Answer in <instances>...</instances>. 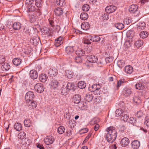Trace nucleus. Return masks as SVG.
<instances>
[{
  "instance_id": "52",
  "label": "nucleus",
  "mask_w": 149,
  "mask_h": 149,
  "mask_svg": "<svg viewBox=\"0 0 149 149\" xmlns=\"http://www.w3.org/2000/svg\"><path fill=\"white\" fill-rule=\"evenodd\" d=\"M69 91L67 89L65 86H64V85H63V86L62 88L61 91V93L63 95H64Z\"/></svg>"
},
{
  "instance_id": "20",
  "label": "nucleus",
  "mask_w": 149,
  "mask_h": 149,
  "mask_svg": "<svg viewBox=\"0 0 149 149\" xmlns=\"http://www.w3.org/2000/svg\"><path fill=\"white\" fill-rule=\"evenodd\" d=\"M14 129L17 131H19L22 130L21 124L19 123H16L14 125Z\"/></svg>"
},
{
  "instance_id": "2",
  "label": "nucleus",
  "mask_w": 149,
  "mask_h": 149,
  "mask_svg": "<svg viewBox=\"0 0 149 149\" xmlns=\"http://www.w3.org/2000/svg\"><path fill=\"white\" fill-rule=\"evenodd\" d=\"M28 8V12L35 11L33 14L31 16L30 18L31 20H32L33 22L35 21L38 17L41 14L40 9L39 8L37 9V8L36 9L34 6L31 5L29 6Z\"/></svg>"
},
{
  "instance_id": "21",
  "label": "nucleus",
  "mask_w": 149,
  "mask_h": 149,
  "mask_svg": "<svg viewBox=\"0 0 149 149\" xmlns=\"http://www.w3.org/2000/svg\"><path fill=\"white\" fill-rule=\"evenodd\" d=\"M12 27L15 30H19L21 28V24L19 22H15L12 24Z\"/></svg>"
},
{
  "instance_id": "44",
  "label": "nucleus",
  "mask_w": 149,
  "mask_h": 149,
  "mask_svg": "<svg viewBox=\"0 0 149 149\" xmlns=\"http://www.w3.org/2000/svg\"><path fill=\"white\" fill-rule=\"evenodd\" d=\"M143 45V42L141 40H138L135 43V46L137 47H141Z\"/></svg>"
},
{
  "instance_id": "33",
  "label": "nucleus",
  "mask_w": 149,
  "mask_h": 149,
  "mask_svg": "<svg viewBox=\"0 0 149 149\" xmlns=\"http://www.w3.org/2000/svg\"><path fill=\"white\" fill-rule=\"evenodd\" d=\"M71 58L74 59L75 62L77 63H81L82 61V59L81 56H76V57L73 56V57H72Z\"/></svg>"
},
{
  "instance_id": "22",
  "label": "nucleus",
  "mask_w": 149,
  "mask_h": 149,
  "mask_svg": "<svg viewBox=\"0 0 149 149\" xmlns=\"http://www.w3.org/2000/svg\"><path fill=\"white\" fill-rule=\"evenodd\" d=\"M62 9L60 7H58L54 10V13L57 16H60L63 13Z\"/></svg>"
},
{
  "instance_id": "4",
  "label": "nucleus",
  "mask_w": 149,
  "mask_h": 149,
  "mask_svg": "<svg viewBox=\"0 0 149 149\" xmlns=\"http://www.w3.org/2000/svg\"><path fill=\"white\" fill-rule=\"evenodd\" d=\"M74 46H68L65 49V52L67 55L70 56V57L72 58L74 56L75 53L74 52V49H75Z\"/></svg>"
},
{
  "instance_id": "8",
  "label": "nucleus",
  "mask_w": 149,
  "mask_h": 149,
  "mask_svg": "<svg viewBox=\"0 0 149 149\" xmlns=\"http://www.w3.org/2000/svg\"><path fill=\"white\" fill-rule=\"evenodd\" d=\"M48 74L52 77L56 76L58 74V70L55 68H51L48 71Z\"/></svg>"
},
{
  "instance_id": "19",
  "label": "nucleus",
  "mask_w": 149,
  "mask_h": 149,
  "mask_svg": "<svg viewBox=\"0 0 149 149\" xmlns=\"http://www.w3.org/2000/svg\"><path fill=\"white\" fill-rule=\"evenodd\" d=\"M90 25L88 22H84L82 23L81 25V28L83 30H87L90 28Z\"/></svg>"
},
{
  "instance_id": "17",
  "label": "nucleus",
  "mask_w": 149,
  "mask_h": 149,
  "mask_svg": "<svg viewBox=\"0 0 149 149\" xmlns=\"http://www.w3.org/2000/svg\"><path fill=\"white\" fill-rule=\"evenodd\" d=\"M140 143L137 140H134L131 143L132 147L134 149H137L140 146Z\"/></svg>"
},
{
  "instance_id": "59",
  "label": "nucleus",
  "mask_w": 149,
  "mask_h": 149,
  "mask_svg": "<svg viewBox=\"0 0 149 149\" xmlns=\"http://www.w3.org/2000/svg\"><path fill=\"white\" fill-rule=\"evenodd\" d=\"M118 65L120 67H121L124 65V63L123 62V61L120 60L118 62Z\"/></svg>"
},
{
  "instance_id": "15",
  "label": "nucleus",
  "mask_w": 149,
  "mask_h": 149,
  "mask_svg": "<svg viewBox=\"0 0 149 149\" xmlns=\"http://www.w3.org/2000/svg\"><path fill=\"white\" fill-rule=\"evenodd\" d=\"M132 92L131 89L127 88H124L123 91V95L126 97L129 96L131 94Z\"/></svg>"
},
{
  "instance_id": "5",
  "label": "nucleus",
  "mask_w": 149,
  "mask_h": 149,
  "mask_svg": "<svg viewBox=\"0 0 149 149\" xmlns=\"http://www.w3.org/2000/svg\"><path fill=\"white\" fill-rule=\"evenodd\" d=\"M81 100V96L79 95H75L73 97L72 99V101L74 103L78 104H79V107H82V106H81V104H82L81 102H80Z\"/></svg>"
},
{
  "instance_id": "64",
  "label": "nucleus",
  "mask_w": 149,
  "mask_h": 149,
  "mask_svg": "<svg viewBox=\"0 0 149 149\" xmlns=\"http://www.w3.org/2000/svg\"><path fill=\"white\" fill-rule=\"evenodd\" d=\"M111 149H116L117 147L116 144H114L111 146Z\"/></svg>"
},
{
  "instance_id": "30",
  "label": "nucleus",
  "mask_w": 149,
  "mask_h": 149,
  "mask_svg": "<svg viewBox=\"0 0 149 149\" xmlns=\"http://www.w3.org/2000/svg\"><path fill=\"white\" fill-rule=\"evenodd\" d=\"M124 113V111L122 109H117L116 111V116L117 117L121 116Z\"/></svg>"
},
{
  "instance_id": "9",
  "label": "nucleus",
  "mask_w": 149,
  "mask_h": 149,
  "mask_svg": "<svg viewBox=\"0 0 149 149\" xmlns=\"http://www.w3.org/2000/svg\"><path fill=\"white\" fill-rule=\"evenodd\" d=\"M54 140V138L51 136H47L44 139L45 143L47 145H49L52 144Z\"/></svg>"
},
{
  "instance_id": "39",
  "label": "nucleus",
  "mask_w": 149,
  "mask_h": 149,
  "mask_svg": "<svg viewBox=\"0 0 149 149\" xmlns=\"http://www.w3.org/2000/svg\"><path fill=\"white\" fill-rule=\"evenodd\" d=\"M73 75V72L71 71L68 70L65 72V76L68 79H70L72 78Z\"/></svg>"
},
{
  "instance_id": "55",
  "label": "nucleus",
  "mask_w": 149,
  "mask_h": 149,
  "mask_svg": "<svg viewBox=\"0 0 149 149\" xmlns=\"http://www.w3.org/2000/svg\"><path fill=\"white\" fill-rule=\"evenodd\" d=\"M143 115V111H138L136 115V116L137 117L140 118Z\"/></svg>"
},
{
  "instance_id": "3",
  "label": "nucleus",
  "mask_w": 149,
  "mask_h": 149,
  "mask_svg": "<svg viewBox=\"0 0 149 149\" xmlns=\"http://www.w3.org/2000/svg\"><path fill=\"white\" fill-rule=\"evenodd\" d=\"M101 86L99 84H94L89 89L91 92H93L95 95H99L100 94L101 92Z\"/></svg>"
},
{
  "instance_id": "29",
  "label": "nucleus",
  "mask_w": 149,
  "mask_h": 149,
  "mask_svg": "<svg viewBox=\"0 0 149 149\" xmlns=\"http://www.w3.org/2000/svg\"><path fill=\"white\" fill-rule=\"evenodd\" d=\"M146 24L144 22H141L139 23L137 25V29L138 30L140 31L141 30L143 29L146 27Z\"/></svg>"
},
{
  "instance_id": "16",
  "label": "nucleus",
  "mask_w": 149,
  "mask_h": 149,
  "mask_svg": "<svg viewBox=\"0 0 149 149\" xmlns=\"http://www.w3.org/2000/svg\"><path fill=\"white\" fill-rule=\"evenodd\" d=\"M39 78L41 82H45L48 79V76L45 74H41L39 76Z\"/></svg>"
},
{
  "instance_id": "32",
  "label": "nucleus",
  "mask_w": 149,
  "mask_h": 149,
  "mask_svg": "<svg viewBox=\"0 0 149 149\" xmlns=\"http://www.w3.org/2000/svg\"><path fill=\"white\" fill-rule=\"evenodd\" d=\"M21 62V60L17 58H15L13 60V64L16 66L19 65Z\"/></svg>"
},
{
  "instance_id": "47",
  "label": "nucleus",
  "mask_w": 149,
  "mask_h": 149,
  "mask_svg": "<svg viewBox=\"0 0 149 149\" xmlns=\"http://www.w3.org/2000/svg\"><path fill=\"white\" fill-rule=\"evenodd\" d=\"M122 117L121 118V120L124 121H127L128 118H129V115H128L125 114V113L123 114L122 116Z\"/></svg>"
},
{
  "instance_id": "50",
  "label": "nucleus",
  "mask_w": 149,
  "mask_h": 149,
  "mask_svg": "<svg viewBox=\"0 0 149 149\" xmlns=\"http://www.w3.org/2000/svg\"><path fill=\"white\" fill-rule=\"evenodd\" d=\"M89 6L87 4L84 5L82 7V10L85 11H88L89 9Z\"/></svg>"
},
{
  "instance_id": "46",
  "label": "nucleus",
  "mask_w": 149,
  "mask_h": 149,
  "mask_svg": "<svg viewBox=\"0 0 149 149\" xmlns=\"http://www.w3.org/2000/svg\"><path fill=\"white\" fill-rule=\"evenodd\" d=\"M42 4V2L41 0H35V4L37 8L40 7Z\"/></svg>"
},
{
  "instance_id": "36",
  "label": "nucleus",
  "mask_w": 149,
  "mask_h": 149,
  "mask_svg": "<svg viewBox=\"0 0 149 149\" xmlns=\"http://www.w3.org/2000/svg\"><path fill=\"white\" fill-rule=\"evenodd\" d=\"M86 86V84L84 81H81L78 83V87L81 89H83Z\"/></svg>"
},
{
  "instance_id": "41",
  "label": "nucleus",
  "mask_w": 149,
  "mask_h": 149,
  "mask_svg": "<svg viewBox=\"0 0 149 149\" xmlns=\"http://www.w3.org/2000/svg\"><path fill=\"white\" fill-rule=\"evenodd\" d=\"M134 102L137 104H139L141 102L140 97L139 96H135L133 98Z\"/></svg>"
},
{
  "instance_id": "51",
  "label": "nucleus",
  "mask_w": 149,
  "mask_h": 149,
  "mask_svg": "<svg viewBox=\"0 0 149 149\" xmlns=\"http://www.w3.org/2000/svg\"><path fill=\"white\" fill-rule=\"evenodd\" d=\"M135 88L137 89H143L144 88V86L141 83H137L135 86Z\"/></svg>"
},
{
  "instance_id": "43",
  "label": "nucleus",
  "mask_w": 149,
  "mask_h": 149,
  "mask_svg": "<svg viewBox=\"0 0 149 149\" xmlns=\"http://www.w3.org/2000/svg\"><path fill=\"white\" fill-rule=\"evenodd\" d=\"M24 123L25 126L27 127H30L31 125V121L29 119L24 120Z\"/></svg>"
},
{
  "instance_id": "7",
  "label": "nucleus",
  "mask_w": 149,
  "mask_h": 149,
  "mask_svg": "<svg viewBox=\"0 0 149 149\" xmlns=\"http://www.w3.org/2000/svg\"><path fill=\"white\" fill-rule=\"evenodd\" d=\"M35 90L38 93H41L44 91V88L42 84L40 83L37 84L35 86Z\"/></svg>"
},
{
  "instance_id": "12",
  "label": "nucleus",
  "mask_w": 149,
  "mask_h": 149,
  "mask_svg": "<svg viewBox=\"0 0 149 149\" xmlns=\"http://www.w3.org/2000/svg\"><path fill=\"white\" fill-rule=\"evenodd\" d=\"M30 76L32 79H36L38 76V73L36 70H32L30 71Z\"/></svg>"
},
{
  "instance_id": "34",
  "label": "nucleus",
  "mask_w": 149,
  "mask_h": 149,
  "mask_svg": "<svg viewBox=\"0 0 149 149\" xmlns=\"http://www.w3.org/2000/svg\"><path fill=\"white\" fill-rule=\"evenodd\" d=\"M100 38L99 36L97 35H95L91 37L90 38V40L93 42H97L100 41Z\"/></svg>"
},
{
  "instance_id": "6",
  "label": "nucleus",
  "mask_w": 149,
  "mask_h": 149,
  "mask_svg": "<svg viewBox=\"0 0 149 149\" xmlns=\"http://www.w3.org/2000/svg\"><path fill=\"white\" fill-rule=\"evenodd\" d=\"M34 97L33 93L32 91H29L25 95V98L27 101H30L32 100Z\"/></svg>"
},
{
  "instance_id": "23",
  "label": "nucleus",
  "mask_w": 149,
  "mask_h": 149,
  "mask_svg": "<svg viewBox=\"0 0 149 149\" xmlns=\"http://www.w3.org/2000/svg\"><path fill=\"white\" fill-rule=\"evenodd\" d=\"M50 85L54 88H56L58 87V82L56 80L54 79L52 80L50 83Z\"/></svg>"
},
{
  "instance_id": "18",
  "label": "nucleus",
  "mask_w": 149,
  "mask_h": 149,
  "mask_svg": "<svg viewBox=\"0 0 149 149\" xmlns=\"http://www.w3.org/2000/svg\"><path fill=\"white\" fill-rule=\"evenodd\" d=\"M28 106L30 108L34 109L37 107V103L36 102L31 100L28 102Z\"/></svg>"
},
{
  "instance_id": "25",
  "label": "nucleus",
  "mask_w": 149,
  "mask_h": 149,
  "mask_svg": "<svg viewBox=\"0 0 149 149\" xmlns=\"http://www.w3.org/2000/svg\"><path fill=\"white\" fill-rule=\"evenodd\" d=\"M1 68L3 71H6L10 69V66L8 63H5L2 65Z\"/></svg>"
},
{
  "instance_id": "13",
  "label": "nucleus",
  "mask_w": 149,
  "mask_h": 149,
  "mask_svg": "<svg viewBox=\"0 0 149 149\" xmlns=\"http://www.w3.org/2000/svg\"><path fill=\"white\" fill-rule=\"evenodd\" d=\"M130 142L129 139L126 137H125L121 139L120 141V144L123 147H126L129 144Z\"/></svg>"
},
{
  "instance_id": "61",
  "label": "nucleus",
  "mask_w": 149,
  "mask_h": 149,
  "mask_svg": "<svg viewBox=\"0 0 149 149\" xmlns=\"http://www.w3.org/2000/svg\"><path fill=\"white\" fill-rule=\"evenodd\" d=\"M102 17L103 18V19H104V20H107L109 18L108 16H107V14H103L102 15Z\"/></svg>"
},
{
  "instance_id": "28",
  "label": "nucleus",
  "mask_w": 149,
  "mask_h": 149,
  "mask_svg": "<svg viewBox=\"0 0 149 149\" xmlns=\"http://www.w3.org/2000/svg\"><path fill=\"white\" fill-rule=\"evenodd\" d=\"M63 85L64 86H65V88L68 90L69 91L72 89L74 87V84L71 83H65Z\"/></svg>"
},
{
  "instance_id": "31",
  "label": "nucleus",
  "mask_w": 149,
  "mask_h": 149,
  "mask_svg": "<svg viewBox=\"0 0 149 149\" xmlns=\"http://www.w3.org/2000/svg\"><path fill=\"white\" fill-rule=\"evenodd\" d=\"M93 97L92 94L88 93L86 94L85 97V99L87 101L90 102L92 100Z\"/></svg>"
},
{
  "instance_id": "57",
  "label": "nucleus",
  "mask_w": 149,
  "mask_h": 149,
  "mask_svg": "<svg viewBox=\"0 0 149 149\" xmlns=\"http://www.w3.org/2000/svg\"><path fill=\"white\" fill-rule=\"evenodd\" d=\"M91 133H89L88 134V136H86V137L85 138L83 142L84 143H86L87 141L88 140L89 138L91 137Z\"/></svg>"
},
{
  "instance_id": "37",
  "label": "nucleus",
  "mask_w": 149,
  "mask_h": 149,
  "mask_svg": "<svg viewBox=\"0 0 149 149\" xmlns=\"http://www.w3.org/2000/svg\"><path fill=\"white\" fill-rule=\"evenodd\" d=\"M114 25L116 27L120 30H121L124 28V25L122 23H116Z\"/></svg>"
},
{
  "instance_id": "40",
  "label": "nucleus",
  "mask_w": 149,
  "mask_h": 149,
  "mask_svg": "<svg viewBox=\"0 0 149 149\" xmlns=\"http://www.w3.org/2000/svg\"><path fill=\"white\" fill-rule=\"evenodd\" d=\"M148 35V33L146 31H142L139 34L140 37L143 39L146 38Z\"/></svg>"
},
{
  "instance_id": "27",
  "label": "nucleus",
  "mask_w": 149,
  "mask_h": 149,
  "mask_svg": "<svg viewBox=\"0 0 149 149\" xmlns=\"http://www.w3.org/2000/svg\"><path fill=\"white\" fill-rule=\"evenodd\" d=\"M63 37H60L58 38L55 40V43L56 46L58 47L61 45L63 43L62 39Z\"/></svg>"
},
{
  "instance_id": "1",
  "label": "nucleus",
  "mask_w": 149,
  "mask_h": 149,
  "mask_svg": "<svg viewBox=\"0 0 149 149\" xmlns=\"http://www.w3.org/2000/svg\"><path fill=\"white\" fill-rule=\"evenodd\" d=\"M107 132L105 135V138L109 142H112L116 139L117 132L115 130V128L113 126H110L106 129Z\"/></svg>"
},
{
  "instance_id": "63",
  "label": "nucleus",
  "mask_w": 149,
  "mask_h": 149,
  "mask_svg": "<svg viewBox=\"0 0 149 149\" xmlns=\"http://www.w3.org/2000/svg\"><path fill=\"white\" fill-rule=\"evenodd\" d=\"M149 0H140V1L141 4H144L145 3L148 2Z\"/></svg>"
},
{
  "instance_id": "10",
  "label": "nucleus",
  "mask_w": 149,
  "mask_h": 149,
  "mask_svg": "<svg viewBox=\"0 0 149 149\" xmlns=\"http://www.w3.org/2000/svg\"><path fill=\"white\" fill-rule=\"evenodd\" d=\"M116 7L113 5L107 6L105 8V11L108 13H110L114 12L116 9Z\"/></svg>"
},
{
  "instance_id": "35",
  "label": "nucleus",
  "mask_w": 149,
  "mask_h": 149,
  "mask_svg": "<svg viewBox=\"0 0 149 149\" xmlns=\"http://www.w3.org/2000/svg\"><path fill=\"white\" fill-rule=\"evenodd\" d=\"M65 129L64 127L61 126L59 127L57 129V132L59 134H62L65 132Z\"/></svg>"
},
{
  "instance_id": "58",
  "label": "nucleus",
  "mask_w": 149,
  "mask_h": 149,
  "mask_svg": "<svg viewBox=\"0 0 149 149\" xmlns=\"http://www.w3.org/2000/svg\"><path fill=\"white\" fill-rule=\"evenodd\" d=\"M84 44L89 45L91 44V42L87 38H85L84 40Z\"/></svg>"
},
{
  "instance_id": "60",
  "label": "nucleus",
  "mask_w": 149,
  "mask_h": 149,
  "mask_svg": "<svg viewBox=\"0 0 149 149\" xmlns=\"http://www.w3.org/2000/svg\"><path fill=\"white\" fill-rule=\"evenodd\" d=\"M99 125L98 124H97L94 126V129L95 131H97L99 129Z\"/></svg>"
},
{
  "instance_id": "38",
  "label": "nucleus",
  "mask_w": 149,
  "mask_h": 149,
  "mask_svg": "<svg viewBox=\"0 0 149 149\" xmlns=\"http://www.w3.org/2000/svg\"><path fill=\"white\" fill-rule=\"evenodd\" d=\"M80 18L83 20H86L88 18V15L86 13H81L80 16Z\"/></svg>"
},
{
  "instance_id": "53",
  "label": "nucleus",
  "mask_w": 149,
  "mask_h": 149,
  "mask_svg": "<svg viewBox=\"0 0 149 149\" xmlns=\"http://www.w3.org/2000/svg\"><path fill=\"white\" fill-rule=\"evenodd\" d=\"M125 82V80L124 79H121L119 81L117 82V89H118L119 87L122 84L124 83Z\"/></svg>"
},
{
  "instance_id": "45",
  "label": "nucleus",
  "mask_w": 149,
  "mask_h": 149,
  "mask_svg": "<svg viewBox=\"0 0 149 149\" xmlns=\"http://www.w3.org/2000/svg\"><path fill=\"white\" fill-rule=\"evenodd\" d=\"M136 34V33H134V31H130L127 33V36L129 37L132 39V38H133Z\"/></svg>"
},
{
  "instance_id": "56",
  "label": "nucleus",
  "mask_w": 149,
  "mask_h": 149,
  "mask_svg": "<svg viewBox=\"0 0 149 149\" xmlns=\"http://www.w3.org/2000/svg\"><path fill=\"white\" fill-rule=\"evenodd\" d=\"M33 0H26V4L28 5H31L33 3Z\"/></svg>"
},
{
  "instance_id": "24",
  "label": "nucleus",
  "mask_w": 149,
  "mask_h": 149,
  "mask_svg": "<svg viewBox=\"0 0 149 149\" xmlns=\"http://www.w3.org/2000/svg\"><path fill=\"white\" fill-rule=\"evenodd\" d=\"M138 7L136 5H132L130 6L129 10L131 13H133L136 12L137 9Z\"/></svg>"
},
{
  "instance_id": "49",
  "label": "nucleus",
  "mask_w": 149,
  "mask_h": 149,
  "mask_svg": "<svg viewBox=\"0 0 149 149\" xmlns=\"http://www.w3.org/2000/svg\"><path fill=\"white\" fill-rule=\"evenodd\" d=\"M56 3L58 5L61 6H63L65 4L64 0H56Z\"/></svg>"
},
{
  "instance_id": "62",
  "label": "nucleus",
  "mask_w": 149,
  "mask_h": 149,
  "mask_svg": "<svg viewBox=\"0 0 149 149\" xmlns=\"http://www.w3.org/2000/svg\"><path fill=\"white\" fill-rule=\"evenodd\" d=\"M37 147L40 149H45L44 148L42 144H38L37 145Z\"/></svg>"
},
{
  "instance_id": "26",
  "label": "nucleus",
  "mask_w": 149,
  "mask_h": 149,
  "mask_svg": "<svg viewBox=\"0 0 149 149\" xmlns=\"http://www.w3.org/2000/svg\"><path fill=\"white\" fill-rule=\"evenodd\" d=\"M75 54L79 56H84L85 54V51L83 49L81 48H78L75 52Z\"/></svg>"
},
{
  "instance_id": "42",
  "label": "nucleus",
  "mask_w": 149,
  "mask_h": 149,
  "mask_svg": "<svg viewBox=\"0 0 149 149\" xmlns=\"http://www.w3.org/2000/svg\"><path fill=\"white\" fill-rule=\"evenodd\" d=\"M99 121V119L98 118H95L93 119L90 122L91 125L96 124Z\"/></svg>"
},
{
  "instance_id": "54",
  "label": "nucleus",
  "mask_w": 149,
  "mask_h": 149,
  "mask_svg": "<svg viewBox=\"0 0 149 149\" xmlns=\"http://www.w3.org/2000/svg\"><path fill=\"white\" fill-rule=\"evenodd\" d=\"M136 119L133 117H130L129 121V123L131 124H133L136 123Z\"/></svg>"
},
{
  "instance_id": "11",
  "label": "nucleus",
  "mask_w": 149,
  "mask_h": 149,
  "mask_svg": "<svg viewBox=\"0 0 149 149\" xmlns=\"http://www.w3.org/2000/svg\"><path fill=\"white\" fill-rule=\"evenodd\" d=\"M87 58L88 61L90 63H95L97 60V57L93 55L88 56Z\"/></svg>"
},
{
  "instance_id": "48",
  "label": "nucleus",
  "mask_w": 149,
  "mask_h": 149,
  "mask_svg": "<svg viewBox=\"0 0 149 149\" xmlns=\"http://www.w3.org/2000/svg\"><path fill=\"white\" fill-rule=\"evenodd\" d=\"M26 134L24 132H21L19 133L18 135V137L19 139H23L26 136Z\"/></svg>"
},
{
  "instance_id": "14",
  "label": "nucleus",
  "mask_w": 149,
  "mask_h": 149,
  "mask_svg": "<svg viewBox=\"0 0 149 149\" xmlns=\"http://www.w3.org/2000/svg\"><path fill=\"white\" fill-rule=\"evenodd\" d=\"M124 70L126 74H130L133 72V68L130 65L125 66Z\"/></svg>"
}]
</instances>
